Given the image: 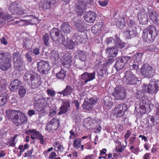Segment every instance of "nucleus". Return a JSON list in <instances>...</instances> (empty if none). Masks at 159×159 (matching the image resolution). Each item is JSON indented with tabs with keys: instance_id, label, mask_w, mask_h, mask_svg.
<instances>
[{
	"instance_id": "nucleus-1",
	"label": "nucleus",
	"mask_w": 159,
	"mask_h": 159,
	"mask_svg": "<svg viewBox=\"0 0 159 159\" xmlns=\"http://www.w3.org/2000/svg\"><path fill=\"white\" fill-rule=\"evenodd\" d=\"M51 104L50 98H44L41 96H37L35 99L34 107L36 111L40 112L43 111L45 107L49 106Z\"/></svg>"
},
{
	"instance_id": "nucleus-2",
	"label": "nucleus",
	"mask_w": 159,
	"mask_h": 159,
	"mask_svg": "<svg viewBox=\"0 0 159 159\" xmlns=\"http://www.w3.org/2000/svg\"><path fill=\"white\" fill-rule=\"evenodd\" d=\"M23 78L25 80L30 81L33 89L38 88L41 84L39 75L33 70L27 71L25 74Z\"/></svg>"
},
{
	"instance_id": "nucleus-3",
	"label": "nucleus",
	"mask_w": 159,
	"mask_h": 159,
	"mask_svg": "<svg viewBox=\"0 0 159 159\" xmlns=\"http://www.w3.org/2000/svg\"><path fill=\"white\" fill-rule=\"evenodd\" d=\"M157 31L154 26L149 25L143 32L142 38L148 42H153L157 35Z\"/></svg>"
},
{
	"instance_id": "nucleus-4",
	"label": "nucleus",
	"mask_w": 159,
	"mask_h": 159,
	"mask_svg": "<svg viewBox=\"0 0 159 159\" xmlns=\"http://www.w3.org/2000/svg\"><path fill=\"white\" fill-rule=\"evenodd\" d=\"M11 58L3 52L0 53V68L3 71H6L11 67Z\"/></svg>"
},
{
	"instance_id": "nucleus-5",
	"label": "nucleus",
	"mask_w": 159,
	"mask_h": 159,
	"mask_svg": "<svg viewBox=\"0 0 159 159\" xmlns=\"http://www.w3.org/2000/svg\"><path fill=\"white\" fill-rule=\"evenodd\" d=\"M143 89L148 93L153 94L156 93L159 89V80H152L148 85H143Z\"/></svg>"
},
{
	"instance_id": "nucleus-6",
	"label": "nucleus",
	"mask_w": 159,
	"mask_h": 159,
	"mask_svg": "<svg viewBox=\"0 0 159 159\" xmlns=\"http://www.w3.org/2000/svg\"><path fill=\"white\" fill-rule=\"evenodd\" d=\"M141 72L144 76L148 78L152 77L155 74L154 69L147 64H144L142 66Z\"/></svg>"
},
{
	"instance_id": "nucleus-7",
	"label": "nucleus",
	"mask_w": 159,
	"mask_h": 159,
	"mask_svg": "<svg viewBox=\"0 0 159 159\" xmlns=\"http://www.w3.org/2000/svg\"><path fill=\"white\" fill-rule=\"evenodd\" d=\"M125 89L124 88L117 87L112 93V95L116 100H122L125 98Z\"/></svg>"
},
{
	"instance_id": "nucleus-8",
	"label": "nucleus",
	"mask_w": 159,
	"mask_h": 159,
	"mask_svg": "<svg viewBox=\"0 0 159 159\" xmlns=\"http://www.w3.org/2000/svg\"><path fill=\"white\" fill-rule=\"evenodd\" d=\"M123 80L125 82L129 84H135L138 81L135 75L129 71L126 72Z\"/></svg>"
},
{
	"instance_id": "nucleus-9",
	"label": "nucleus",
	"mask_w": 159,
	"mask_h": 159,
	"mask_svg": "<svg viewBox=\"0 0 159 159\" xmlns=\"http://www.w3.org/2000/svg\"><path fill=\"white\" fill-rule=\"evenodd\" d=\"M38 71L41 74H44L50 69L48 62L43 60L40 61L37 63Z\"/></svg>"
},
{
	"instance_id": "nucleus-10",
	"label": "nucleus",
	"mask_w": 159,
	"mask_h": 159,
	"mask_svg": "<svg viewBox=\"0 0 159 159\" xmlns=\"http://www.w3.org/2000/svg\"><path fill=\"white\" fill-rule=\"evenodd\" d=\"M9 9L14 14L22 15L26 13L25 11L23 10L20 5L16 4V2H13L10 5Z\"/></svg>"
},
{
	"instance_id": "nucleus-11",
	"label": "nucleus",
	"mask_w": 159,
	"mask_h": 159,
	"mask_svg": "<svg viewBox=\"0 0 159 159\" xmlns=\"http://www.w3.org/2000/svg\"><path fill=\"white\" fill-rule=\"evenodd\" d=\"M15 118V120L13 123L17 126L26 123L27 121V117L25 114L20 111H19L17 116Z\"/></svg>"
},
{
	"instance_id": "nucleus-12",
	"label": "nucleus",
	"mask_w": 159,
	"mask_h": 159,
	"mask_svg": "<svg viewBox=\"0 0 159 159\" xmlns=\"http://www.w3.org/2000/svg\"><path fill=\"white\" fill-rule=\"evenodd\" d=\"M61 33V32L59 30L56 28H53L50 32V37L53 40L58 43L59 39L61 38H60L61 35H63Z\"/></svg>"
},
{
	"instance_id": "nucleus-13",
	"label": "nucleus",
	"mask_w": 159,
	"mask_h": 159,
	"mask_svg": "<svg viewBox=\"0 0 159 159\" xmlns=\"http://www.w3.org/2000/svg\"><path fill=\"white\" fill-rule=\"evenodd\" d=\"M138 17L140 24H146L148 21V16L146 12L143 9H142L138 13Z\"/></svg>"
},
{
	"instance_id": "nucleus-14",
	"label": "nucleus",
	"mask_w": 159,
	"mask_h": 159,
	"mask_svg": "<svg viewBox=\"0 0 159 159\" xmlns=\"http://www.w3.org/2000/svg\"><path fill=\"white\" fill-rule=\"evenodd\" d=\"M84 18L86 22L91 23L94 21L96 18V14L94 11L86 12L84 14Z\"/></svg>"
},
{
	"instance_id": "nucleus-15",
	"label": "nucleus",
	"mask_w": 159,
	"mask_h": 159,
	"mask_svg": "<svg viewBox=\"0 0 159 159\" xmlns=\"http://www.w3.org/2000/svg\"><path fill=\"white\" fill-rule=\"evenodd\" d=\"M96 73L95 72L92 73L85 72L81 75V79L87 83L88 82L93 80L95 78Z\"/></svg>"
},
{
	"instance_id": "nucleus-16",
	"label": "nucleus",
	"mask_w": 159,
	"mask_h": 159,
	"mask_svg": "<svg viewBox=\"0 0 159 159\" xmlns=\"http://www.w3.org/2000/svg\"><path fill=\"white\" fill-rule=\"evenodd\" d=\"M126 109V105L125 104H121L115 108L114 113L117 117H120L123 115Z\"/></svg>"
},
{
	"instance_id": "nucleus-17",
	"label": "nucleus",
	"mask_w": 159,
	"mask_h": 159,
	"mask_svg": "<svg viewBox=\"0 0 159 159\" xmlns=\"http://www.w3.org/2000/svg\"><path fill=\"white\" fill-rule=\"evenodd\" d=\"M61 38V39H59L58 40V44L62 43L70 49H72L74 48L75 43L73 41L69 39L66 42L64 40L63 35H61L60 38Z\"/></svg>"
},
{
	"instance_id": "nucleus-18",
	"label": "nucleus",
	"mask_w": 159,
	"mask_h": 159,
	"mask_svg": "<svg viewBox=\"0 0 159 159\" xmlns=\"http://www.w3.org/2000/svg\"><path fill=\"white\" fill-rule=\"evenodd\" d=\"M123 34L128 39H130L135 37L137 34V33L136 32L135 28L130 27L128 30L124 32Z\"/></svg>"
},
{
	"instance_id": "nucleus-19",
	"label": "nucleus",
	"mask_w": 159,
	"mask_h": 159,
	"mask_svg": "<svg viewBox=\"0 0 159 159\" xmlns=\"http://www.w3.org/2000/svg\"><path fill=\"white\" fill-rule=\"evenodd\" d=\"M147 99L140 100L139 107L144 112H150L151 110V107H153L152 104H150L149 105L147 103Z\"/></svg>"
},
{
	"instance_id": "nucleus-20",
	"label": "nucleus",
	"mask_w": 159,
	"mask_h": 159,
	"mask_svg": "<svg viewBox=\"0 0 159 159\" xmlns=\"http://www.w3.org/2000/svg\"><path fill=\"white\" fill-rule=\"evenodd\" d=\"M62 105L60 107V111L58 112L59 115H61L67 112L68 108L70 106V103L68 99H61Z\"/></svg>"
},
{
	"instance_id": "nucleus-21",
	"label": "nucleus",
	"mask_w": 159,
	"mask_h": 159,
	"mask_svg": "<svg viewBox=\"0 0 159 159\" xmlns=\"http://www.w3.org/2000/svg\"><path fill=\"white\" fill-rule=\"evenodd\" d=\"M60 122L58 120L53 119L47 125L46 129L48 131L51 130H56Z\"/></svg>"
},
{
	"instance_id": "nucleus-22",
	"label": "nucleus",
	"mask_w": 159,
	"mask_h": 159,
	"mask_svg": "<svg viewBox=\"0 0 159 159\" xmlns=\"http://www.w3.org/2000/svg\"><path fill=\"white\" fill-rule=\"evenodd\" d=\"M97 100L93 98H91L87 100H85L82 105V107L86 110H91L93 107V105L96 102Z\"/></svg>"
},
{
	"instance_id": "nucleus-23",
	"label": "nucleus",
	"mask_w": 159,
	"mask_h": 159,
	"mask_svg": "<svg viewBox=\"0 0 159 159\" xmlns=\"http://www.w3.org/2000/svg\"><path fill=\"white\" fill-rule=\"evenodd\" d=\"M87 3L86 2L80 1L76 5L75 10L79 15H81Z\"/></svg>"
},
{
	"instance_id": "nucleus-24",
	"label": "nucleus",
	"mask_w": 159,
	"mask_h": 159,
	"mask_svg": "<svg viewBox=\"0 0 159 159\" xmlns=\"http://www.w3.org/2000/svg\"><path fill=\"white\" fill-rule=\"evenodd\" d=\"M14 66L17 68L20 67L23 63L20 57V55L18 52H14L13 54Z\"/></svg>"
},
{
	"instance_id": "nucleus-25",
	"label": "nucleus",
	"mask_w": 159,
	"mask_h": 159,
	"mask_svg": "<svg viewBox=\"0 0 159 159\" xmlns=\"http://www.w3.org/2000/svg\"><path fill=\"white\" fill-rule=\"evenodd\" d=\"M148 15L151 20L155 24L159 25V14L152 9L148 10Z\"/></svg>"
},
{
	"instance_id": "nucleus-26",
	"label": "nucleus",
	"mask_w": 159,
	"mask_h": 159,
	"mask_svg": "<svg viewBox=\"0 0 159 159\" xmlns=\"http://www.w3.org/2000/svg\"><path fill=\"white\" fill-rule=\"evenodd\" d=\"M72 57L71 55L67 53L64 56L62 64L65 67L68 68L71 65Z\"/></svg>"
},
{
	"instance_id": "nucleus-27",
	"label": "nucleus",
	"mask_w": 159,
	"mask_h": 159,
	"mask_svg": "<svg viewBox=\"0 0 159 159\" xmlns=\"http://www.w3.org/2000/svg\"><path fill=\"white\" fill-rule=\"evenodd\" d=\"M19 111L8 110L6 111V113L7 117L9 119H11L14 123L15 120V117L17 116Z\"/></svg>"
},
{
	"instance_id": "nucleus-28",
	"label": "nucleus",
	"mask_w": 159,
	"mask_h": 159,
	"mask_svg": "<svg viewBox=\"0 0 159 159\" xmlns=\"http://www.w3.org/2000/svg\"><path fill=\"white\" fill-rule=\"evenodd\" d=\"M30 20H20L18 21H16L15 22V24H18L19 26H23L24 25H27L29 24H32V21L35 19L32 16H28Z\"/></svg>"
},
{
	"instance_id": "nucleus-29",
	"label": "nucleus",
	"mask_w": 159,
	"mask_h": 159,
	"mask_svg": "<svg viewBox=\"0 0 159 159\" xmlns=\"http://www.w3.org/2000/svg\"><path fill=\"white\" fill-rule=\"evenodd\" d=\"M74 39L78 43H81L84 41L86 39V35L84 33H77L74 36Z\"/></svg>"
},
{
	"instance_id": "nucleus-30",
	"label": "nucleus",
	"mask_w": 159,
	"mask_h": 159,
	"mask_svg": "<svg viewBox=\"0 0 159 159\" xmlns=\"http://www.w3.org/2000/svg\"><path fill=\"white\" fill-rule=\"evenodd\" d=\"M21 84V83L20 81L16 79L15 80L11 82L9 86L10 89L12 91H16Z\"/></svg>"
},
{
	"instance_id": "nucleus-31",
	"label": "nucleus",
	"mask_w": 159,
	"mask_h": 159,
	"mask_svg": "<svg viewBox=\"0 0 159 159\" xmlns=\"http://www.w3.org/2000/svg\"><path fill=\"white\" fill-rule=\"evenodd\" d=\"M56 2L55 0H42L41 4L44 9H49L51 4H55Z\"/></svg>"
},
{
	"instance_id": "nucleus-32",
	"label": "nucleus",
	"mask_w": 159,
	"mask_h": 159,
	"mask_svg": "<svg viewBox=\"0 0 159 159\" xmlns=\"http://www.w3.org/2000/svg\"><path fill=\"white\" fill-rule=\"evenodd\" d=\"M143 89L137 90L135 95L136 98L140 100L148 99V97L146 95V92Z\"/></svg>"
},
{
	"instance_id": "nucleus-33",
	"label": "nucleus",
	"mask_w": 159,
	"mask_h": 159,
	"mask_svg": "<svg viewBox=\"0 0 159 159\" xmlns=\"http://www.w3.org/2000/svg\"><path fill=\"white\" fill-rule=\"evenodd\" d=\"M84 24L82 21L79 20L75 23L74 26L79 31L83 32L86 30V28L84 26Z\"/></svg>"
},
{
	"instance_id": "nucleus-34",
	"label": "nucleus",
	"mask_w": 159,
	"mask_h": 159,
	"mask_svg": "<svg viewBox=\"0 0 159 159\" xmlns=\"http://www.w3.org/2000/svg\"><path fill=\"white\" fill-rule=\"evenodd\" d=\"M73 91V89L70 86H67L66 88L61 92H58V93L63 95V96H68L70 95Z\"/></svg>"
},
{
	"instance_id": "nucleus-35",
	"label": "nucleus",
	"mask_w": 159,
	"mask_h": 159,
	"mask_svg": "<svg viewBox=\"0 0 159 159\" xmlns=\"http://www.w3.org/2000/svg\"><path fill=\"white\" fill-rule=\"evenodd\" d=\"M156 108V115L159 116V105ZM150 120V121L152 123L153 125H157L159 123V118H157L155 116H151Z\"/></svg>"
},
{
	"instance_id": "nucleus-36",
	"label": "nucleus",
	"mask_w": 159,
	"mask_h": 159,
	"mask_svg": "<svg viewBox=\"0 0 159 159\" xmlns=\"http://www.w3.org/2000/svg\"><path fill=\"white\" fill-rule=\"evenodd\" d=\"M117 49L115 48H109L107 49V53L110 57H115L117 54Z\"/></svg>"
},
{
	"instance_id": "nucleus-37",
	"label": "nucleus",
	"mask_w": 159,
	"mask_h": 159,
	"mask_svg": "<svg viewBox=\"0 0 159 159\" xmlns=\"http://www.w3.org/2000/svg\"><path fill=\"white\" fill-rule=\"evenodd\" d=\"M94 120L90 117L85 119L84 121V124L87 128L90 129L93 127Z\"/></svg>"
},
{
	"instance_id": "nucleus-38",
	"label": "nucleus",
	"mask_w": 159,
	"mask_h": 159,
	"mask_svg": "<svg viewBox=\"0 0 159 159\" xmlns=\"http://www.w3.org/2000/svg\"><path fill=\"white\" fill-rule=\"evenodd\" d=\"M71 27L68 23L65 22L62 24L61 30L64 33H69L71 31Z\"/></svg>"
},
{
	"instance_id": "nucleus-39",
	"label": "nucleus",
	"mask_w": 159,
	"mask_h": 159,
	"mask_svg": "<svg viewBox=\"0 0 159 159\" xmlns=\"http://www.w3.org/2000/svg\"><path fill=\"white\" fill-rule=\"evenodd\" d=\"M114 43L116 47L119 48H122L125 46L124 43L121 41L120 38L116 35L115 36Z\"/></svg>"
},
{
	"instance_id": "nucleus-40",
	"label": "nucleus",
	"mask_w": 159,
	"mask_h": 159,
	"mask_svg": "<svg viewBox=\"0 0 159 159\" xmlns=\"http://www.w3.org/2000/svg\"><path fill=\"white\" fill-rule=\"evenodd\" d=\"M124 63L122 61L120 58L117 60L115 65V67L116 70H120L124 66Z\"/></svg>"
},
{
	"instance_id": "nucleus-41",
	"label": "nucleus",
	"mask_w": 159,
	"mask_h": 159,
	"mask_svg": "<svg viewBox=\"0 0 159 159\" xmlns=\"http://www.w3.org/2000/svg\"><path fill=\"white\" fill-rule=\"evenodd\" d=\"M66 75V72L61 69L58 73L56 74L57 78L59 80H63Z\"/></svg>"
},
{
	"instance_id": "nucleus-42",
	"label": "nucleus",
	"mask_w": 159,
	"mask_h": 159,
	"mask_svg": "<svg viewBox=\"0 0 159 159\" xmlns=\"http://www.w3.org/2000/svg\"><path fill=\"white\" fill-rule=\"evenodd\" d=\"M59 55L58 52L56 51H52L51 53V59L53 61L58 60Z\"/></svg>"
},
{
	"instance_id": "nucleus-43",
	"label": "nucleus",
	"mask_w": 159,
	"mask_h": 159,
	"mask_svg": "<svg viewBox=\"0 0 159 159\" xmlns=\"http://www.w3.org/2000/svg\"><path fill=\"white\" fill-rule=\"evenodd\" d=\"M125 24V21L123 18H121L118 20V21L116 24V26L120 29L123 27Z\"/></svg>"
},
{
	"instance_id": "nucleus-44",
	"label": "nucleus",
	"mask_w": 159,
	"mask_h": 159,
	"mask_svg": "<svg viewBox=\"0 0 159 159\" xmlns=\"http://www.w3.org/2000/svg\"><path fill=\"white\" fill-rule=\"evenodd\" d=\"M142 54L141 53H137L135 54L133 57L134 60H135V61L138 63L141 62L142 60Z\"/></svg>"
},
{
	"instance_id": "nucleus-45",
	"label": "nucleus",
	"mask_w": 159,
	"mask_h": 159,
	"mask_svg": "<svg viewBox=\"0 0 159 159\" xmlns=\"http://www.w3.org/2000/svg\"><path fill=\"white\" fill-rule=\"evenodd\" d=\"M78 56L79 59L82 61H84L86 59V54L84 52L81 50L78 52Z\"/></svg>"
},
{
	"instance_id": "nucleus-46",
	"label": "nucleus",
	"mask_w": 159,
	"mask_h": 159,
	"mask_svg": "<svg viewBox=\"0 0 159 159\" xmlns=\"http://www.w3.org/2000/svg\"><path fill=\"white\" fill-rule=\"evenodd\" d=\"M6 84V80L0 77V92H1L5 89Z\"/></svg>"
},
{
	"instance_id": "nucleus-47",
	"label": "nucleus",
	"mask_w": 159,
	"mask_h": 159,
	"mask_svg": "<svg viewBox=\"0 0 159 159\" xmlns=\"http://www.w3.org/2000/svg\"><path fill=\"white\" fill-rule=\"evenodd\" d=\"M17 137V135H15L13 137L9 140L7 143V145H9L11 147H14L16 143V139Z\"/></svg>"
},
{
	"instance_id": "nucleus-48",
	"label": "nucleus",
	"mask_w": 159,
	"mask_h": 159,
	"mask_svg": "<svg viewBox=\"0 0 159 159\" xmlns=\"http://www.w3.org/2000/svg\"><path fill=\"white\" fill-rule=\"evenodd\" d=\"M53 145L55 147V150L56 151H60L61 152L63 150V146L57 142H55Z\"/></svg>"
},
{
	"instance_id": "nucleus-49",
	"label": "nucleus",
	"mask_w": 159,
	"mask_h": 159,
	"mask_svg": "<svg viewBox=\"0 0 159 159\" xmlns=\"http://www.w3.org/2000/svg\"><path fill=\"white\" fill-rule=\"evenodd\" d=\"M26 91L25 88L22 86L19 88V93L21 98L24 97L26 94Z\"/></svg>"
},
{
	"instance_id": "nucleus-50",
	"label": "nucleus",
	"mask_w": 159,
	"mask_h": 159,
	"mask_svg": "<svg viewBox=\"0 0 159 159\" xmlns=\"http://www.w3.org/2000/svg\"><path fill=\"white\" fill-rule=\"evenodd\" d=\"M73 146L76 148H79L81 146L80 140L79 139H75L73 143Z\"/></svg>"
},
{
	"instance_id": "nucleus-51",
	"label": "nucleus",
	"mask_w": 159,
	"mask_h": 159,
	"mask_svg": "<svg viewBox=\"0 0 159 159\" xmlns=\"http://www.w3.org/2000/svg\"><path fill=\"white\" fill-rule=\"evenodd\" d=\"M49 35L48 34H45L43 36V40L45 45L48 46L49 45Z\"/></svg>"
},
{
	"instance_id": "nucleus-52",
	"label": "nucleus",
	"mask_w": 159,
	"mask_h": 159,
	"mask_svg": "<svg viewBox=\"0 0 159 159\" xmlns=\"http://www.w3.org/2000/svg\"><path fill=\"white\" fill-rule=\"evenodd\" d=\"M136 62L134 63L131 62L129 64V68L131 70H137L138 68V65L136 64Z\"/></svg>"
},
{
	"instance_id": "nucleus-53",
	"label": "nucleus",
	"mask_w": 159,
	"mask_h": 159,
	"mask_svg": "<svg viewBox=\"0 0 159 159\" xmlns=\"http://www.w3.org/2000/svg\"><path fill=\"white\" fill-rule=\"evenodd\" d=\"M30 132L34 134L33 135H32L31 136V138L33 140L35 138H37V136L39 137V133L35 130H31Z\"/></svg>"
},
{
	"instance_id": "nucleus-54",
	"label": "nucleus",
	"mask_w": 159,
	"mask_h": 159,
	"mask_svg": "<svg viewBox=\"0 0 159 159\" xmlns=\"http://www.w3.org/2000/svg\"><path fill=\"white\" fill-rule=\"evenodd\" d=\"M47 93L49 96L54 97L56 94L55 92L53 90L48 89L46 91Z\"/></svg>"
},
{
	"instance_id": "nucleus-55",
	"label": "nucleus",
	"mask_w": 159,
	"mask_h": 159,
	"mask_svg": "<svg viewBox=\"0 0 159 159\" xmlns=\"http://www.w3.org/2000/svg\"><path fill=\"white\" fill-rule=\"evenodd\" d=\"M7 102L6 97L4 96H0V106H3L5 105Z\"/></svg>"
},
{
	"instance_id": "nucleus-56",
	"label": "nucleus",
	"mask_w": 159,
	"mask_h": 159,
	"mask_svg": "<svg viewBox=\"0 0 159 159\" xmlns=\"http://www.w3.org/2000/svg\"><path fill=\"white\" fill-rule=\"evenodd\" d=\"M4 13L2 12L0 10V18H2L3 19H9L11 18V15H7V17H6L4 16Z\"/></svg>"
},
{
	"instance_id": "nucleus-57",
	"label": "nucleus",
	"mask_w": 159,
	"mask_h": 159,
	"mask_svg": "<svg viewBox=\"0 0 159 159\" xmlns=\"http://www.w3.org/2000/svg\"><path fill=\"white\" fill-rule=\"evenodd\" d=\"M115 42V37L113 38L111 37L107 38L106 40V42L107 44H111Z\"/></svg>"
},
{
	"instance_id": "nucleus-58",
	"label": "nucleus",
	"mask_w": 159,
	"mask_h": 159,
	"mask_svg": "<svg viewBox=\"0 0 159 159\" xmlns=\"http://www.w3.org/2000/svg\"><path fill=\"white\" fill-rule=\"evenodd\" d=\"M95 25L96 27H97V29L98 30V31L99 32L100 31L102 30V28L103 26V23L102 22H100L98 23V24Z\"/></svg>"
},
{
	"instance_id": "nucleus-59",
	"label": "nucleus",
	"mask_w": 159,
	"mask_h": 159,
	"mask_svg": "<svg viewBox=\"0 0 159 159\" xmlns=\"http://www.w3.org/2000/svg\"><path fill=\"white\" fill-rule=\"evenodd\" d=\"M130 57L129 56H122L120 59L124 63H126L130 59Z\"/></svg>"
},
{
	"instance_id": "nucleus-60",
	"label": "nucleus",
	"mask_w": 159,
	"mask_h": 159,
	"mask_svg": "<svg viewBox=\"0 0 159 159\" xmlns=\"http://www.w3.org/2000/svg\"><path fill=\"white\" fill-rule=\"evenodd\" d=\"M148 49L149 51L154 52H157L158 51V48L155 46H150Z\"/></svg>"
},
{
	"instance_id": "nucleus-61",
	"label": "nucleus",
	"mask_w": 159,
	"mask_h": 159,
	"mask_svg": "<svg viewBox=\"0 0 159 159\" xmlns=\"http://www.w3.org/2000/svg\"><path fill=\"white\" fill-rule=\"evenodd\" d=\"M98 3L102 7H105L108 4V1L107 0H105L102 1H99Z\"/></svg>"
},
{
	"instance_id": "nucleus-62",
	"label": "nucleus",
	"mask_w": 159,
	"mask_h": 159,
	"mask_svg": "<svg viewBox=\"0 0 159 159\" xmlns=\"http://www.w3.org/2000/svg\"><path fill=\"white\" fill-rule=\"evenodd\" d=\"M31 41L28 39H27L24 41V45L28 46L31 44Z\"/></svg>"
},
{
	"instance_id": "nucleus-63",
	"label": "nucleus",
	"mask_w": 159,
	"mask_h": 159,
	"mask_svg": "<svg viewBox=\"0 0 159 159\" xmlns=\"http://www.w3.org/2000/svg\"><path fill=\"white\" fill-rule=\"evenodd\" d=\"M32 52L36 55H38L39 53V50L38 48H35L33 49Z\"/></svg>"
},
{
	"instance_id": "nucleus-64",
	"label": "nucleus",
	"mask_w": 159,
	"mask_h": 159,
	"mask_svg": "<svg viewBox=\"0 0 159 159\" xmlns=\"http://www.w3.org/2000/svg\"><path fill=\"white\" fill-rule=\"evenodd\" d=\"M0 42L1 44H3L5 45H6L7 44V41L4 38H1L0 39Z\"/></svg>"
}]
</instances>
